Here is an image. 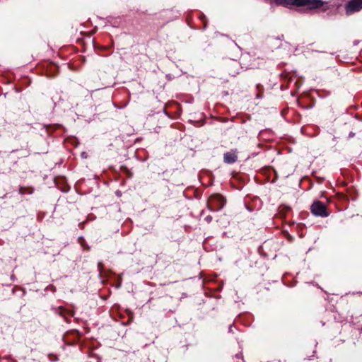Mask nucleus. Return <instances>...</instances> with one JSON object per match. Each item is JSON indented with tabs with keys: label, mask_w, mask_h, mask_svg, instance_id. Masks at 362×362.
<instances>
[{
	"label": "nucleus",
	"mask_w": 362,
	"mask_h": 362,
	"mask_svg": "<svg viewBox=\"0 0 362 362\" xmlns=\"http://www.w3.org/2000/svg\"><path fill=\"white\" fill-rule=\"evenodd\" d=\"M225 204L224 198L219 194H214L210 197L208 206L211 211H218Z\"/></svg>",
	"instance_id": "1"
},
{
	"label": "nucleus",
	"mask_w": 362,
	"mask_h": 362,
	"mask_svg": "<svg viewBox=\"0 0 362 362\" xmlns=\"http://www.w3.org/2000/svg\"><path fill=\"white\" fill-rule=\"evenodd\" d=\"M312 213L315 216L326 217L329 215L327 208L324 204L320 201H315L310 206Z\"/></svg>",
	"instance_id": "2"
},
{
	"label": "nucleus",
	"mask_w": 362,
	"mask_h": 362,
	"mask_svg": "<svg viewBox=\"0 0 362 362\" xmlns=\"http://www.w3.org/2000/svg\"><path fill=\"white\" fill-rule=\"evenodd\" d=\"M323 5L322 0H296V6H306L310 9L318 8Z\"/></svg>",
	"instance_id": "3"
},
{
	"label": "nucleus",
	"mask_w": 362,
	"mask_h": 362,
	"mask_svg": "<svg viewBox=\"0 0 362 362\" xmlns=\"http://www.w3.org/2000/svg\"><path fill=\"white\" fill-rule=\"evenodd\" d=\"M362 8V0H351L346 6V14L358 12Z\"/></svg>",
	"instance_id": "4"
},
{
	"label": "nucleus",
	"mask_w": 362,
	"mask_h": 362,
	"mask_svg": "<svg viewBox=\"0 0 362 362\" xmlns=\"http://www.w3.org/2000/svg\"><path fill=\"white\" fill-rule=\"evenodd\" d=\"M238 151L237 149H233L223 154V161L227 164H233L238 160Z\"/></svg>",
	"instance_id": "5"
}]
</instances>
